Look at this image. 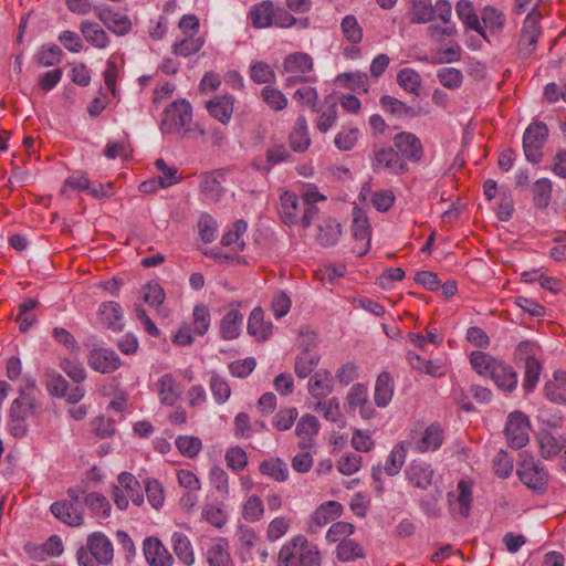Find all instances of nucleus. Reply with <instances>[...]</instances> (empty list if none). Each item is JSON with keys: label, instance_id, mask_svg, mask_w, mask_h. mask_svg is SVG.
<instances>
[{"label": "nucleus", "instance_id": "obj_1", "mask_svg": "<svg viewBox=\"0 0 566 566\" xmlns=\"http://www.w3.org/2000/svg\"><path fill=\"white\" fill-rule=\"evenodd\" d=\"M325 200L326 197L315 189L304 191L301 197L284 191L280 197L281 219L287 226L301 224L308 228L319 212L317 202Z\"/></svg>", "mask_w": 566, "mask_h": 566}, {"label": "nucleus", "instance_id": "obj_2", "mask_svg": "<svg viewBox=\"0 0 566 566\" xmlns=\"http://www.w3.org/2000/svg\"><path fill=\"white\" fill-rule=\"evenodd\" d=\"M322 557L318 547L304 535H296L280 549L277 566H321Z\"/></svg>", "mask_w": 566, "mask_h": 566}, {"label": "nucleus", "instance_id": "obj_3", "mask_svg": "<svg viewBox=\"0 0 566 566\" xmlns=\"http://www.w3.org/2000/svg\"><path fill=\"white\" fill-rule=\"evenodd\" d=\"M470 363L479 375L490 377L501 389L512 391L516 387V373L494 356H471Z\"/></svg>", "mask_w": 566, "mask_h": 566}, {"label": "nucleus", "instance_id": "obj_4", "mask_svg": "<svg viewBox=\"0 0 566 566\" xmlns=\"http://www.w3.org/2000/svg\"><path fill=\"white\" fill-rule=\"evenodd\" d=\"M192 107L186 99H178L169 104L164 113L160 123L163 134L186 135L191 130Z\"/></svg>", "mask_w": 566, "mask_h": 566}, {"label": "nucleus", "instance_id": "obj_5", "mask_svg": "<svg viewBox=\"0 0 566 566\" xmlns=\"http://www.w3.org/2000/svg\"><path fill=\"white\" fill-rule=\"evenodd\" d=\"M113 500L119 510H126L129 500L135 505L143 504V488L132 473L123 472L118 475V485L113 490Z\"/></svg>", "mask_w": 566, "mask_h": 566}, {"label": "nucleus", "instance_id": "obj_6", "mask_svg": "<svg viewBox=\"0 0 566 566\" xmlns=\"http://www.w3.org/2000/svg\"><path fill=\"white\" fill-rule=\"evenodd\" d=\"M370 166L374 172L399 176L408 171V165L392 147H378L373 151Z\"/></svg>", "mask_w": 566, "mask_h": 566}, {"label": "nucleus", "instance_id": "obj_7", "mask_svg": "<svg viewBox=\"0 0 566 566\" xmlns=\"http://www.w3.org/2000/svg\"><path fill=\"white\" fill-rule=\"evenodd\" d=\"M33 399L20 390V396L13 400L10 408L11 433L23 437L28 431L27 420L34 413Z\"/></svg>", "mask_w": 566, "mask_h": 566}, {"label": "nucleus", "instance_id": "obj_8", "mask_svg": "<svg viewBox=\"0 0 566 566\" xmlns=\"http://www.w3.org/2000/svg\"><path fill=\"white\" fill-rule=\"evenodd\" d=\"M548 136V128L544 123H532L523 135V149L526 159L532 164L541 161L543 146Z\"/></svg>", "mask_w": 566, "mask_h": 566}, {"label": "nucleus", "instance_id": "obj_9", "mask_svg": "<svg viewBox=\"0 0 566 566\" xmlns=\"http://www.w3.org/2000/svg\"><path fill=\"white\" fill-rule=\"evenodd\" d=\"M531 423L526 415L514 411L509 415L505 436L507 443L514 449H521L528 442Z\"/></svg>", "mask_w": 566, "mask_h": 566}, {"label": "nucleus", "instance_id": "obj_10", "mask_svg": "<svg viewBox=\"0 0 566 566\" xmlns=\"http://www.w3.org/2000/svg\"><path fill=\"white\" fill-rule=\"evenodd\" d=\"M345 407L347 412H358L366 420L376 417V409L369 400L368 388L363 384L352 386L345 398Z\"/></svg>", "mask_w": 566, "mask_h": 566}, {"label": "nucleus", "instance_id": "obj_11", "mask_svg": "<svg viewBox=\"0 0 566 566\" xmlns=\"http://www.w3.org/2000/svg\"><path fill=\"white\" fill-rule=\"evenodd\" d=\"M45 385L50 395L64 398L72 405L77 403L85 395L84 388L80 386L69 389V384L64 377L54 370L45 373Z\"/></svg>", "mask_w": 566, "mask_h": 566}, {"label": "nucleus", "instance_id": "obj_12", "mask_svg": "<svg viewBox=\"0 0 566 566\" xmlns=\"http://www.w3.org/2000/svg\"><path fill=\"white\" fill-rule=\"evenodd\" d=\"M407 449H408V446H407L406 441L398 442L390 451L382 469L380 467L373 468L371 475H373V479L379 483V485L377 488L379 492L382 490V485H381L382 470L388 476L397 475L406 462Z\"/></svg>", "mask_w": 566, "mask_h": 566}, {"label": "nucleus", "instance_id": "obj_13", "mask_svg": "<svg viewBox=\"0 0 566 566\" xmlns=\"http://www.w3.org/2000/svg\"><path fill=\"white\" fill-rule=\"evenodd\" d=\"M539 20V13L531 12L526 15L523 22L518 42V53L524 57L530 56L536 49L538 36L541 34Z\"/></svg>", "mask_w": 566, "mask_h": 566}, {"label": "nucleus", "instance_id": "obj_14", "mask_svg": "<svg viewBox=\"0 0 566 566\" xmlns=\"http://www.w3.org/2000/svg\"><path fill=\"white\" fill-rule=\"evenodd\" d=\"M394 145L405 161L418 163L423 157L424 150L421 140L409 132H401L394 136Z\"/></svg>", "mask_w": 566, "mask_h": 566}, {"label": "nucleus", "instance_id": "obj_15", "mask_svg": "<svg viewBox=\"0 0 566 566\" xmlns=\"http://www.w3.org/2000/svg\"><path fill=\"white\" fill-rule=\"evenodd\" d=\"M343 506L336 501H327L321 504L311 516L306 531L317 534L325 525L340 516Z\"/></svg>", "mask_w": 566, "mask_h": 566}, {"label": "nucleus", "instance_id": "obj_16", "mask_svg": "<svg viewBox=\"0 0 566 566\" xmlns=\"http://www.w3.org/2000/svg\"><path fill=\"white\" fill-rule=\"evenodd\" d=\"M443 441V431L438 423H431L420 434L412 433L409 446L418 452L438 450Z\"/></svg>", "mask_w": 566, "mask_h": 566}, {"label": "nucleus", "instance_id": "obj_17", "mask_svg": "<svg viewBox=\"0 0 566 566\" xmlns=\"http://www.w3.org/2000/svg\"><path fill=\"white\" fill-rule=\"evenodd\" d=\"M521 481L535 491H544L547 486L548 474L539 462L524 461L517 470Z\"/></svg>", "mask_w": 566, "mask_h": 566}, {"label": "nucleus", "instance_id": "obj_18", "mask_svg": "<svg viewBox=\"0 0 566 566\" xmlns=\"http://www.w3.org/2000/svg\"><path fill=\"white\" fill-rule=\"evenodd\" d=\"M274 326L271 321L264 318V311L262 307H254L247 323V332L258 343L268 342L273 334Z\"/></svg>", "mask_w": 566, "mask_h": 566}, {"label": "nucleus", "instance_id": "obj_19", "mask_svg": "<svg viewBox=\"0 0 566 566\" xmlns=\"http://www.w3.org/2000/svg\"><path fill=\"white\" fill-rule=\"evenodd\" d=\"M405 475L408 483L413 488L428 490L433 483L434 471L430 464L413 460L405 470Z\"/></svg>", "mask_w": 566, "mask_h": 566}, {"label": "nucleus", "instance_id": "obj_20", "mask_svg": "<svg viewBox=\"0 0 566 566\" xmlns=\"http://www.w3.org/2000/svg\"><path fill=\"white\" fill-rule=\"evenodd\" d=\"M94 11L96 17L111 32L117 35H125L130 31L132 22L126 15L104 6L94 7Z\"/></svg>", "mask_w": 566, "mask_h": 566}, {"label": "nucleus", "instance_id": "obj_21", "mask_svg": "<svg viewBox=\"0 0 566 566\" xmlns=\"http://www.w3.org/2000/svg\"><path fill=\"white\" fill-rule=\"evenodd\" d=\"M244 315L230 306L219 322V335L224 340H233L242 333Z\"/></svg>", "mask_w": 566, "mask_h": 566}, {"label": "nucleus", "instance_id": "obj_22", "mask_svg": "<svg viewBox=\"0 0 566 566\" xmlns=\"http://www.w3.org/2000/svg\"><path fill=\"white\" fill-rule=\"evenodd\" d=\"M321 424L313 415H304L296 423L295 433L298 438V447L302 450H310L315 446L314 438L319 431Z\"/></svg>", "mask_w": 566, "mask_h": 566}, {"label": "nucleus", "instance_id": "obj_23", "mask_svg": "<svg viewBox=\"0 0 566 566\" xmlns=\"http://www.w3.org/2000/svg\"><path fill=\"white\" fill-rule=\"evenodd\" d=\"M86 547L102 565H108L113 560V544L103 533L95 532L91 534L87 537Z\"/></svg>", "mask_w": 566, "mask_h": 566}, {"label": "nucleus", "instance_id": "obj_24", "mask_svg": "<svg viewBox=\"0 0 566 566\" xmlns=\"http://www.w3.org/2000/svg\"><path fill=\"white\" fill-rule=\"evenodd\" d=\"M265 158L266 164H252V167L260 171V174L263 176H268L273 166L289 161L291 158V153L283 143L273 142L265 151Z\"/></svg>", "mask_w": 566, "mask_h": 566}, {"label": "nucleus", "instance_id": "obj_25", "mask_svg": "<svg viewBox=\"0 0 566 566\" xmlns=\"http://www.w3.org/2000/svg\"><path fill=\"white\" fill-rule=\"evenodd\" d=\"M209 566H235L230 554V546L226 538L218 537L212 541L206 551Z\"/></svg>", "mask_w": 566, "mask_h": 566}, {"label": "nucleus", "instance_id": "obj_26", "mask_svg": "<svg viewBox=\"0 0 566 566\" xmlns=\"http://www.w3.org/2000/svg\"><path fill=\"white\" fill-rule=\"evenodd\" d=\"M144 555L150 566H171L174 558L155 537H148L144 541Z\"/></svg>", "mask_w": 566, "mask_h": 566}, {"label": "nucleus", "instance_id": "obj_27", "mask_svg": "<svg viewBox=\"0 0 566 566\" xmlns=\"http://www.w3.org/2000/svg\"><path fill=\"white\" fill-rule=\"evenodd\" d=\"M448 501L452 512H458L462 517H467L471 510L472 491L465 481H460L455 492L448 493Z\"/></svg>", "mask_w": 566, "mask_h": 566}, {"label": "nucleus", "instance_id": "obj_28", "mask_svg": "<svg viewBox=\"0 0 566 566\" xmlns=\"http://www.w3.org/2000/svg\"><path fill=\"white\" fill-rule=\"evenodd\" d=\"M275 8L272 1L263 0L251 7L248 12V20L255 29H266L273 25Z\"/></svg>", "mask_w": 566, "mask_h": 566}, {"label": "nucleus", "instance_id": "obj_29", "mask_svg": "<svg viewBox=\"0 0 566 566\" xmlns=\"http://www.w3.org/2000/svg\"><path fill=\"white\" fill-rule=\"evenodd\" d=\"M98 317L103 325L114 332H120L124 327V314L116 302H103L98 307Z\"/></svg>", "mask_w": 566, "mask_h": 566}, {"label": "nucleus", "instance_id": "obj_30", "mask_svg": "<svg viewBox=\"0 0 566 566\" xmlns=\"http://www.w3.org/2000/svg\"><path fill=\"white\" fill-rule=\"evenodd\" d=\"M455 13L467 29L476 31L483 40L490 42L471 1L459 0L455 4Z\"/></svg>", "mask_w": 566, "mask_h": 566}, {"label": "nucleus", "instance_id": "obj_31", "mask_svg": "<svg viewBox=\"0 0 566 566\" xmlns=\"http://www.w3.org/2000/svg\"><path fill=\"white\" fill-rule=\"evenodd\" d=\"M353 235L355 240L365 242V247L358 251V254H365L370 247V224L367 216L360 208L353 209Z\"/></svg>", "mask_w": 566, "mask_h": 566}, {"label": "nucleus", "instance_id": "obj_32", "mask_svg": "<svg viewBox=\"0 0 566 566\" xmlns=\"http://www.w3.org/2000/svg\"><path fill=\"white\" fill-rule=\"evenodd\" d=\"M52 514L70 526H80L83 524V514L78 506L67 501L54 502L51 505Z\"/></svg>", "mask_w": 566, "mask_h": 566}, {"label": "nucleus", "instance_id": "obj_33", "mask_svg": "<svg viewBox=\"0 0 566 566\" xmlns=\"http://www.w3.org/2000/svg\"><path fill=\"white\" fill-rule=\"evenodd\" d=\"M290 147L295 153H304L311 145L306 118L301 115L296 118L289 136Z\"/></svg>", "mask_w": 566, "mask_h": 566}, {"label": "nucleus", "instance_id": "obj_34", "mask_svg": "<svg viewBox=\"0 0 566 566\" xmlns=\"http://www.w3.org/2000/svg\"><path fill=\"white\" fill-rule=\"evenodd\" d=\"M282 66L285 73L307 75L313 71L314 62L310 54L295 52L284 57Z\"/></svg>", "mask_w": 566, "mask_h": 566}, {"label": "nucleus", "instance_id": "obj_35", "mask_svg": "<svg viewBox=\"0 0 566 566\" xmlns=\"http://www.w3.org/2000/svg\"><path fill=\"white\" fill-rule=\"evenodd\" d=\"M234 99L230 95L217 96L207 103L209 114L222 124H228L233 114Z\"/></svg>", "mask_w": 566, "mask_h": 566}, {"label": "nucleus", "instance_id": "obj_36", "mask_svg": "<svg viewBox=\"0 0 566 566\" xmlns=\"http://www.w3.org/2000/svg\"><path fill=\"white\" fill-rule=\"evenodd\" d=\"M395 385L391 375L387 371H382L376 380L374 401L377 407H387L394 396Z\"/></svg>", "mask_w": 566, "mask_h": 566}, {"label": "nucleus", "instance_id": "obj_37", "mask_svg": "<svg viewBox=\"0 0 566 566\" xmlns=\"http://www.w3.org/2000/svg\"><path fill=\"white\" fill-rule=\"evenodd\" d=\"M546 398L559 405H566V370H556L553 380L545 385Z\"/></svg>", "mask_w": 566, "mask_h": 566}, {"label": "nucleus", "instance_id": "obj_38", "mask_svg": "<svg viewBox=\"0 0 566 566\" xmlns=\"http://www.w3.org/2000/svg\"><path fill=\"white\" fill-rule=\"evenodd\" d=\"M308 392L316 400L326 398L334 389L329 371H317L308 381Z\"/></svg>", "mask_w": 566, "mask_h": 566}, {"label": "nucleus", "instance_id": "obj_39", "mask_svg": "<svg viewBox=\"0 0 566 566\" xmlns=\"http://www.w3.org/2000/svg\"><path fill=\"white\" fill-rule=\"evenodd\" d=\"M342 234L340 224L332 218H327L322 221L318 226V233L316 234V241L322 247H333L335 245Z\"/></svg>", "mask_w": 566, "mask_h": 566}, {"label": "nucleus", "instance_id": "obj_40", "mask_svg": "<svg viewBox=\"0 0 566 566\" xmlns=\"http://www.w3.org/2000/svg\"><path fill=\"white\" fill-rule=\"evenodd\" d=\"M429 356H409V365L426 375L433 377L443 376L447 366L440 359H428Z\"/></svg>", "mask_w": 566, "mask_h": 566}, {"label": "nucleus", "instance_id": "obj_41", "mask_svg": "<svg viewBox=\"0 0 566 566\" xmlns=\"http://www.w3.org/2000/svg\"><path fill=\"white\" fill-rule=\"evenodd\" d=\"M160 402L166 406H174L180 398V390L170 374H166L157 382Z\"/></svg>", "mask_w": 566, "mask_h": 566}, {"label": "nucleus", "instance_id": "obj_42", "mask_svg": "<svg viewBox=\"0 0 566 566\" xmlns=\"http://www.w3.org/2000/svg\"><path fill=\"white\" fill-rule=\"evenodd\" d=\"M379 104L385 112L399 118H413L417 115L412 107L390 95H382Z\"/></svg>", "mask_w": 566, "mask_h": 566}, {"label": "nucleus", "instance_id": "obj_43", "mask_svg": "<svg viewBox=\"0 0 566 566\" xmlns=\"http://www.w3.org/2000/svg\"><path fill=\"white\" fill-rule=\"evenodd\" d=\"M84 39L97 49H105L108 45L107 33L95 22L84 21L80 25Z\"/></svg>", "mask_w": 566, "mask_h": 566}, {"label": "nucleus", "instance_id": "obj_44", "mask_svg": "<svg viewBox=\"0 0 566 566\" xmlns=\"http://www.w3.org/2000/svg\"><path fill=\"white\" fill-rule=\"evenodd\" d=\"M201 516L206 522L217 528H222L228 521L224 504L219 501L206 503L202 507Z\"/></svg>", "mask_w": 566, "mask_h": 566}, {"label": "nucleus", "instance_id": "obj_45", "mask_svg": "<svg viewBox=\"0 0 566 566\" xmlns=\"http://www.w3.org/2000/svg\"><path fill=\"white\" fill-rule=\"evenodd\" d=\"M205 41L201 36H195L193 34L185 35L182 39L177 40L172 44V53L179 56H190L201 50Z\"/></svg>", "mask_w": 566, "mask_h": 566}, {"label": "nucleus", "instance_id": "obj_46", "mask_svg": "<svg viewBox=\"0 0 566 566\" xmlns=\"http://www.w3.org/2000/svg\"><path fill=\"white\" fill-rule=\"evenodd\" d=\"M171 543L177 557L184 564L192 565L195 562V555L189 538L185 534L176 532L171 536Z\"/></svg>", "mask_w": 566, "mask_h": 566}, {"label": "nucleus", "instance_id": "obj_47", "mask_svg": "<svg viewBox=\"0 0 566 566\" xmlns=\"http://www.w3.org/2000/svg\"><path fill=\"white\" fill-rule=\"evenodd\" d=\"M260 472L277 482H284L289 478V468L286 463L279 459H270L260 463Z\"/></svg>", "mask_w": 566, "mask_h": 566}, {"label": "nucleus", "instance_id": "obj_48", "mask_svg": "<svg viewBox=\"0 0 566 566\" xmlns=\"http://www.w3.org/2000/svg\"><path fill=\"white\" fill-rule=\"evenodd\" d=\"M248 230V223L244 220H238L232 224V228L227 231L222 238L221 243L224 247H234L235 250H243L244 241L242 237Z\"/></svg>", "mask_w": 566, "mask_h": 566}, {"label": "nucleus", "instance_id": "obj_49", "mask_svg": "<svg viewBox=\"0 0 566 566\" xmlns=\"http://www.w3.org/2000/svg\"><path fill=\"white\" fill-rule=\"evenodd\" d=\"M484 31L488 29L491 33H500L505 24V15L494 7L488 6L481 12Z\"/></svg>", "mask_w": 566, "mask_h": 566}, {"label": "nucleus", "instance_id": "obj_50", "mask_svg": "<svg viewBox=\"0 0 566 566\" xmlns=\"http://www.w3.org/2000/svg\"><path fill=\"white\" fill-rule=\"evenodd\" d=\"M211 323V315L209 307L205 304H198L193 307L192 311V323L190 325L193 334L198 336H203Z\"/></svg>", "mask_w": 566, "mask_h": 566}, {"label": "nucleus", "instance_id": "obj_51", "mask_svg": "<svg viewBox=\"0 0 566 566\" xmlns=\"http://www.w3.org/2000/svg\"><path fill=\"white\" fill-rule=\"evenodd\" d=\"M335 82L346 88L356 92H367L368 90V77L365 73L360 72H347L339 74Z\"/></svg>", "mask_w": 566, "mask_h": 566}, {"label": "nucleus", "instance_id": "obj_52", "mask_svg": "<svg viewBox=\"0 0 566 566\" xmlns=\"http://www.w3.org/2000/svg\"><path fill=\"white\" fill-rule=\"evenodd\" d=\"M265 509L259 495H250L242 505V517L244 521L255 523L262 520Z\"/></svg>", "mask_w": 566, "mask_h": 566}, {"label": "nucleus", "instance_id": "obj_53", "mask_svg": "<svg viewBox=\"0 0 566 566\" xmlns=\"http://www.w3.org/2000/svg\"><path fill=\"white\" fill-rule=\"evenodd\" d=\"M552 181L547 178H541L533 186V201L538 209L548 207L552 198Z\"/></svg>", "mask_w": 566, "mask_h": 566}, {"label": "nucleus", "instance_id": "obj_54", "mask_svg": "<svg viewBox=\"0 0 566 566\" xmlns=\"http://www.w3.org/2000/svg\"><path fill=\"white\" fill-rule=\"evenodd\" d=\"M340 30L344 38L350 44H358L363 40V28L353 14H347L343 18L340 22Z\"/></svg>", "mask_w": 566, "mask_h": 566}, {"label": "nucleus", "instance_id": "obj_55", "mask_svg": "<svg viewBox=\"0 0 566 566\" xmlns=\"http://www.w3.org/2000/svg\"><path fill=\"white\" fill-rule=\"evenodd\" d=\"M63 56L61 48L56 44L44 45L34 55V60L40 66L49 67L57 65Z\"/></svg>", "mask_w": 566, "mask_h": 566}, {"label": "nucleus", "instance_id": "obj_56", "mask_svg": "<svg viewBox=\"0 0 566 566\" xmlns=\"http://www.w3.org/2000/svg\"><path fill=\"white\" fill-rule=\"evenodd\" d=\"M313 409L331 422H337L342 417L339 401L336 397L317 400Z\"/></svg>", "mask_w": 566, "mask_h": 566}, {"label": "nucleus", "instance_id": "obj_57", "mask_svg": "<svg viewBox=\"0 0 566 566\" xmlns=\"http://www.w3.org/2000/svg\"><path fill=\"white\" fill-rule=\"evenodd\" d=\"M411 10V22L413 23H427L433 20L434 10L431 0H410Z\"/></svg>", "mask_w": 566, "mask_h": 566}, {"label": "nucleus", "instance_id": "obj_58", "mask_svg": "<svg viewBox=\"0 0 566 566\" xmlns=\"http://www.w3.org/2000/svg\"><path fill=\"white\" fill-rule=\"evenodd\" d=\"M250 77L256 84H271L276 81L273 69L268 63L260 61L251 63Z\"/></svg>", "mask_w": 566, "mask_h": 566}, {"label": "nucleus", "instance_id": "obj_59", "mask_svg": "<svg viewBox=\"0 0 566 566\" xmlns=\"http://www.w3.org/2000/svg\"><path fill=\"white\" fill-rule=\"evenodd\" d=\"M263 102L274 112L283 111L287 106L286 96L276 87L268 85L262 88Z\"/></svg>", "mask_w": 566, "mask_h": 566}, {"label": "nucleus", "instance_id": "obj_60", "mask_svg": "<svg viewBox=\"0 0 566 566\" xmlns=\"http://www.w3.org/2000/svg\"><path fill=\"white\" fill-rule=\"evenodd\" d=\"M336 556L340 562H353L358 558H363V547L354 539L342 542L336 547Z\"/></svg>", "mask_w": 566, "mask_h": 566}, {"label": "nucleus", "instance_id": "obj_61", "mask_svg": "<svg viewBox=\"0 0 566 566\" xmlns=\"http://www.w3.org/2000/svg\"><path fill=\"white\" fill-rule=\"evenodd\" d=\"M175 443L179 452L190 459L197 457L202 449L201 440L195 436H179Z\"/></svg>", "mask_w": 566, "mask_h": 566}, {"label": "nucleus", "instance_id": "obj_62", "mask_svg": "<svg viewBox=\"0 0 566 566\" xmlns=\"http://www.w3.org/2000/svg\"><path fill=\"white\" fill-rule=\"evenodd\" d=\"M88 365L101 374L113 373L122 365L118 356H90Z\"/></svg>", "mask_w": 566, "mask_h": 566}, {"label": "nucleus", "instance_id": "obj_63", "mask_svg": "<svg viewBox=\"0 0 566 566\" xmlns=\"http://www.w3.org/2000/svg\"><path fill=\"white\" fill-rule=\"evenodd\" d=\"M398 84L409 93H418L421 85V77L413 69L405 67L397 74Z\"/></svg>", "mask_w": 566, "mask_h": 566}, {"label": "nucleus", "instance_id": "obj_64", "mask_svg": "<svg viewBox=\"0 0 566 566\" xmlns=\"http://www.w3.org/2000/svg\"><path fill=\"white\" fill-rule=\"evenodd\" d=\"M537 442L542 457L547 460L558 454L562 450L557 439L547 431L538 433Z\"/></svg>", "mask_w": 566, "mask_h": 566}]
</instances>
